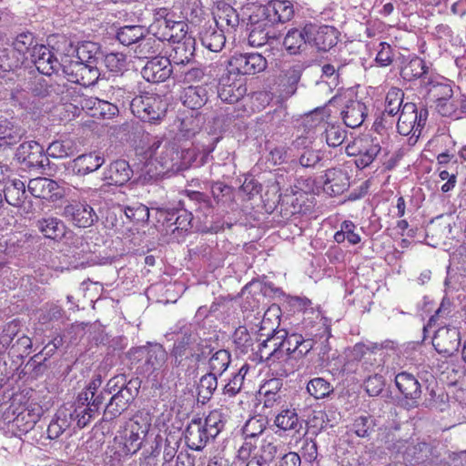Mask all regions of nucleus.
I'll list each match as a JSON object with an SVG mask.
<instances>
[{"mask_svg":"<svg viewBox=\"0 0 466 466\" xmlns=\"http://www.w3.org/2000/svg\"><path fill=\"white\" fill-rule=\"evenodd\" d=\"M175 333L177 338L170 352L172 365L183 370L195 369L210 352L208 342L200 338L191 324L183 325Z\"/></svg>","mask_w":466,"mask_h":466,"instance_id":"f257e3e1","label":"nucleus"},{"mask_svg":"<svg viewBox=\"0 0 466 466\" xmlns=\"http://www.w3.org/2000/svg\"><path fill=\"white\" fill-rule=\"evenodd\" d=\"M173 73L170 60L165 56H155L141 70L143 78L150 83H160L168 79Z\"/></svg>","mask_w":466,"mask_h":466,"instance_id":"4be33fe9","label":"nucleus"},{"mask_svg":"<svg viewBox=\"0 0 466 466\" xmlns=\"http://www.w3.org/2000/svg\"><path fill=\"white\" fill-rule=\"evenodd\" d=\"M268 421L263 417H252L244 425L242 431L245 436V441L256 442L265 438L264 432L267 429Z\"/></svg>","mask_w":466,"mask_h":466,"instance_id":"37998d69","label":"nucleus"},{"mask_svg":"<svg viewBox=\"0 0 466 466\" xmlns=\"http://www.w3.org/2000/svg\"><path fill=\"white\" fill-rule=\"evenodd\" d=\"M381 151H385V155L389 154L385 148L380 146L376 137H369L356 138L345 148L348 156L356 157L355 164L359 168H364L370 165Z\"/></svg>","mask_w":466,"mask_h":466,"instance_id":"6e6552de","label":"nucleus"},{"mask_svg":"<svg viewBox=\"0 0 466 466\" xmlns=\"http://www.w3.org/2000/svg\"><path fill=\"white\" fill-rule=\"evenodd\" d=\"M212 437L208 435V431L202 425L201 419L192 420L185 431V440L187 445L191 450H202Z\"/></svg>","mask_w":466,"mask_h":466,"instance_id":"393cba45","label":"nucleus"},{"mask_svg":"<svg viewBox=\"0 0 466 466\" xmlns=\"http://www.w3.org/2000/svg\"><path fill=\"white\" fill-rule=\"evenodd\" d=\"M218 375L209 371L201 377L198 385V393L202 395L204 399H209L218 388Z\"/></svg>","mask_w":466,"mask_h":466,"instance_id":"bf43d9fd","label":"nucleus"},{"mask_svg":"<svg viewBox=\"0 0 466 466\" xmlns=\"http://www.w3.org/2000/svg\"><path fill=\"white\" fill-rule=\"evenodd\" d=\"M248 370V366L245 364L238 371L233 372L223 388V393L229 397L237 395L242 389L244 379Z\"/></svg>","mask_w":466,"mask_h":466,"instance_id":"3c124183","label":"nucleus"},{"mask_svg":"<svg viewBox=\"0 0 466 466\" xmlns=\"http://www.w3.org/2000/svg\"><path fill=\"white\" fill-rule=\"evenodd\" d=\"M271 22L286 23L294 16V5L289 0H273L268 8Z\"/></svg>","mask_w":466,"mask_h":466,"instance_id":"f704fd0d","label":"nucleus"},{"mask_svg":"<svg viewBox=\"0 0 466 466\" xmlns=\"http://www.w3.org/2000/svg\"><path fill=\"white\" fill-rule=\"evenodd\" d=\"M174 20L172 19H156L155 22L149 26V31L154 34L162 43L168 41L169 38L166 35L170 34L171 25Z\"/></svg>","mask_w":466,"mask_h":466,"instance_id":"69168bd1","label":"nucleus"},{"mask_svg":"<svg viewBox=\"0 0 466 466\" xmlns=\"http://www.w3.org/2000/svg\"><path fill=\"white\" fill-rule=\"evenodd\" d=\"M105 162V158L96 153L84 154L74 159L76 173L84 176L97 170Z\"/></svg>","mask_w":466,"mask_h":466,"instance_id":"4c0bfd02","label":"nucleus"},{"mask_svg":"<svg viewBox=\"0 0 466 466\" xmlns=\"http://www.w3.org/2000/svg\"><path fill=\"white\" fill-rule=\"evenodd\" d=\"M213 23L225 29V27L234 29L238 25L239 18L237 11L228 5H223L218 7V10L213 13Z\"/></svg>","mask_w":466,"mask_h":466,"instance_id":"c03bdc74","label":"nucleus"},{"mask_svg":"<svg viewBox=\"0 0 466 466\" xmlns=\"http://www.w3.org/2000/svg\"><path fill=\"white\" fill-rule=\"evenodd\" d=\"M140 384L138 378L131 379L128 380V385L113 394L104 411L106 420H112L127 410L128 404L137 395Z\"/></svg>","mask_w":466,"mask_h":466,"instance_id":"9b49d317","label":"nucleus"},{"mask_svg":"<svg viewBox=\"0 0 466 466\" xmlns=\"http://www.w3.org/2000/svg\"><path fill=\"white\" fill-rule=\"evenodd\" d=\"M341 116L347 127H359L367 116L366 106L359 100H350L341 111Z\"/></svg>","mask_w":466,"mask_h":466,"instance_id":"c756f323","label":"nucleus"},{"mask_svg":"<svg viewBox=\"0 0 466 466\" xmlns=\"http://www.w3.org/2000/svg\"><path fill=\"white\" fill-rule=\"evenodd\" d=\"M275 425L279 429L295 435L302 430L303 421L299 419L295 410L286 409L276 416Z\"/></svg>","mask_w":466,"mask_h":466,"instance_id":"e433bc0d","label":"nucleus"},{"mask_svg":"<svg viewBox=\"0 0 466 466\" xmlns=\"http://www.w3.org/2000/svg\"><path fill=\"white\" fill-rule=\"evenodd\" d=\"M308 44L304 27L302 30L292 28L288 31L283 45L290 54H296L302 46Z\"/></svg>","mask_w":466,"mask_h":466,"instance_id":"603ef678","label":"nucleus"},{"mask_svg":"<svg viewBox=\"0 0 466 466\" xmlns=\"http://www.w3.org/2000/svg\"><path fill=\"white\" fill-rule=\"evenodd\" d=\"M435 350L447 357L454 355L461 345V333L457 328H440L432 339Z\"/></svg>","mask_w":466,"mask_h":466,"instance_id":"f3484780","label":"nucleus"},{"mask_svg":"<svg viewBox=\"0 0 466 466\" xmlns=\"http://www.w3.org/2000/svg\"><path fill=\"white\" fill-rule=\"evenodd\" d=\"M25 135V128L15 119H0V146H13Z\"/></svg>","mask_w":466,"mask_h":466,"instance_id":"cd10ccee","label":"nucleus"},{"mask_svg":"<svg viewBox=\"0 0 466 466\" xmlns=\"http://www.w3.org/2000/svg\"><path fill=\"white\" fill-rule=\"evenodd\" d=\"M195 44V38H187L183 42L175 43L167 57L170 64L173 63L180 69L190 64L194 57Z\"/></svg>","mask_w":466,"mask_h":466,"instance_id":"bb28decb","label":"nucleus"},{"mask_svg":"<svg viewBox=\"0 0 466 466\" xmlns=\"http://www.w3.org/2000/svg\"><path fill=\"white\" fill-rule=\"evenodd\" d=\"M431 237L433 243L431 246L439 245L440 243H445L446 239H451L454 238L452 234V225L450 218H438L435 221L427 228V237Z\"/></svg>","mask_w":466,"mask_h":466,"instance_id":"c85d7f7f","label":"nucleus"},{"mask_svg":"<svg viewBox=\"0 0 466 466\" xmlns=\"http://www.w3.org/2000/svg\"><path fill=\"white\" fill-rule=\"evenodd\" d=\"M232 70L241 75H255L267 67V60L258 53L235 54L229 60Z\"/></svg>","mask_w":466,"mask_h":466,"instance_id":"ddd939ff","label":"nucleus"},{"mask_svg":"<svg viewBox=\"0 0 466 466\" xmlns=\"http://www.w3.org/2000/svg\"><path fill=\"white\" fill-rule=\"evenodd\" d=\"M349 186L348 174L341 169H329L323 176V189L329 195H340L348 189Z\"/></svg>","mask_w":466,"mask_h":466,"instance_id":"a878e982","label":"nucleus"},{"mask_svg":"<svg viewBox=\"0 0 466 466\" xmlns=\"http://www.w3.org/2000/svg\"><path fill=\"white\" fill-rule=\"evenodd\" d=\"M63 73L67 80L83 86H90L99 78V70L96 65L82 63L80 61H63Z\"/></svg>","mask_w":466,"mask_h":466,"instance_id":"9d476101","label":"nucleus"},{"mask_svg":"<svg viewBox=\"0 0 466 466\" xmlns=\"http://www.w3.org/2000/svg\"><path fill=\"white\" fill-rule=\"evenodd\" d=\"M303 70V66L297 64L283 72L281 86L284 96L289 97L296 93Z\"/></svg>","mask_w":466,"mask_h":466,"instance_id":"a19ab883","label":"nucleus"},{"mask_svg":"<svg viewBox=\"0 0 466 466\" xmlns=\"http://www.w3.org/2000/svg\"><path fill=\"white\" fill-rule=\"evenodd\" d=\"M395 384L407 399L416 400L421 395L420 384L410 373L403 371L395 377Z\"/></svg>","mask_w":466,"mask_h":466,"instance_id":"473e14b6","label":"nucleus"},{"mask_svg":"<svg viewBox=\"0 0 466 466\" xmlns=\"http://www.w3.org/2000/svg\"><path fill=\"white\" fill-rule=\"evenodd\" d=\"M423 96L434 106L441 101L452 98L453 89L451 81L441 76H430L422 85Z\"/></svg>","mask_w":466,"mask_h":466,"instance_id":"2eb2a0df","label":"nucleus"},{"mask_svg":"<svg viewBox=\"0 0 466 466\" xmlns=\"http://www.w3.org/2000/svg\"><path fill=\"white\" fill-rule=\"evenodd\" d=\"M163 43L154 35H146L138 41L135 48V54L137 58L154 57L159 54L162 49Z\"/></svg>","mask_w":466,"mask_h":466,"instance_id":"58836bf2","label":"nucleus"},{"mask_svg":"<svg viewBox=\"0 0 466 466\" xmlns=\"http://www.w3.org/2000/svg\"><path fill=\"white\" fill-rule=\"evenodd\" d=\"M30 60L43 75L51 76L60 68L63 69V61L59 62L55 54L44 45L33 47Z\"/></svg>","mask_w":466,"mask_h":466,"instance_id":"412c9836","label":"nucleus"},{"mask_svg":"<svg viewBox=\"0 0 466 466\" xmlns=\"http://www.w3.org/2000/svg\"><path fill=\"white\" fill-rule=\"evenodd\" d=\"M308 392L315 399H322L333 391L332 386L323 378H314L307 385Z\"/></svg>","mask_w":466,"mask_h":466,"instance_id":"864d4df0","label":"nucleus"},{"mask_svg":"<svg viewBox=\"0 0 466 466\" xmlns=\"http://www.w3.org/2000/svg\"><path fill=\"white\" fill-rule=\"evenodd\" d=\"M76 61L82 63L97 65V61L101 57V50L98 44L91 41H85L76 46Z\"/></svg>","mask_w":466,"mask_h":466,"instance_id":"79ce46f5","label":"nucleus"},{"mask_svg":"<svg viewBox=\"0 0 466 466\" xmlns=\"http://www.w3.org/2000/svg\"><path fill=\"white\" fill-rule=\"evenodd\" d=\"M133 175L127 161L124 159H117L110 163L105 169L103 174V180L108 185L123 186L128 182Z\"/></svg>","mask_w":466,"mask_h":466,"instance_id":"b1692460","label":"nucleus"},{"mask_svg":"<svg viewBox=\"0 0 466 466\" xmlns=\"http://www.w3.org/2000/svg\"><path fill=\"white\" fill-rule=\"evenodd\" d=\"M226 423V418L221 410H214L209 412L207 418L202 420V425L208 431V435L214 439L223 430Z\"/></svg>","mask_w":466,"mask_h":466,"instance_id":"de8ad7c7","label":"nucleus"},{"mask_svg":"<svg viewBox=\"0 0 466 466\" xmlns=\"http://www.w3.org/2000/svg\"><path fill=\"white\" fill-rule=\"evenodd\" d=\"M124 212L127 218L136 222L147 221L149 218L148 208L140 203L126 207Z\"/></svg>","mask_w":466,"mask_h":466,"instance_id":"e2e57ef3","label":"nucleus"},{"mask_svg":"<svg viewBox=\"0 0 466 466\" xmlns=\"http://www.w3.org/2000/svg\"><path fill=\"white\" fill-rule=\"evenodd\" d=\"M231 363V354L227 350H218L208 360L209 372L221 376Z\"/></svg>","mask_w":466,"mask_h":466,"instance_id":"a18cd8bd","label":"nucleus"},{"mask_svg":"<svg viewBox=\"0 0 466 466\" xmlns=\"http://www.w3.org/2000/svg\"><path fill=\"white\" fill-rule=\"evenodd\" d=\"M62 216L74 226L83 228L91 227L98 219L94 208L81 202H73L65 206Z\"/></svg>","mask_w":466,"mask_h":466,"instance_id":"f8f14e48","label":"nucleus"},{"mask_svg":"<svg viewBox=\"0 0 466 466\" xmlns=\"http://www.w3.org/2000/svg\"><path fill=\"white\" fill-rule=\"evenodd\" d=\"M128 357L132 363H142L141 367L145 372L153 373L164 367L167 360V353L162 345L147 343L131 349Z\"/></svg>","mask_w":466,"mask_h":466,"instance_id":"39448f33","label":"nucleus"},{"mask_svg":"<svg viewBox=\"0 0 466 466\" xmlns=\"http://www.w3.org/2000/svg\"><path fill=\"white\" fill-rule=\"evenodd\" d=\"M147 153L150 159L161 167L157 175L166 171L177 170L180 167L181 156L177 145L173 142L156 139L148 147Z\"/></svg>","mask_w":466,"mask_h":466,"instance_id":"0eeeda50","label":"nucleus"},{"mask_svg":"<svg viewBox=\"0 0 466 466\" xmlns=\"http://www.w3.org/2000/svg\"><path fill=\"white\" fill-rule=\"evenodd\" d=\"M14 424L22 432L32 430L39 419V413L29 407H22L13 410Z\"/></svg>","mask_w":466,"mask_h":466,"instance_id":"ea45409f","label":"nucleus"},{"mask_svg":"<svg viewBox=\"0 0 466 466\" xmlns=\"http://www.w3.org/2000/svg\"><path fill=\"white\" fill-rule=\"evenodd\" d=\"M146 32L141 25H125L118 30L116 38L122 45L130 46L137 44Z\"/></svg>","mask_w":466,"mask_h":466,"instance_id":"09e8293b","label":"nucleus"},{"mask_svg":"<svg viewBox=\"0 0 466 466\" xmlns=\"http://www.w3.org/2000/svg\"><path fill=\"white\" fill-rule=\"evenodd\" d=\"M188 25L184 21H173L171 25L170 34L166 35L168 37V42L173 44L183 42L187 38H193L187 35Z\"/></svg>","mask_w":466,"mask_h":466,"instance_id":"0e129e2a","label":"nucleus"},{"mask_svg":"<svg viewBox=\"0 0 466 466\" xmlns=\"http://www.w3.org/2000/svg\"><path fill=\"white\" fill-rule=\"evenodd\" d=\"M35 228L46 238L54 240L63 238L66 229L65 223L60 218L53 216L36 220Z\"/></svg>","mask_w":466,"mask_h":466,"instance_id":"7c9ffc66","label":"nucleus"},{"mask_svg":"<svg viewBox=\"0 0 466 466\" xmlns=\"http://www.w3.org/2000/svg\"><path fill=\"white\" fill-rule=\"evenodd\" d=\"M400 76L407 81L421 78L422 85L430 77L428 76V66H426V62L418 56L413 57L402 66Z\"/></svg>","mask_w":466,"mask_h":466,"instance_id":"c9c22d12","label":"nucleus"},{"mask_svg":"<svg viewBox=\"0 0 466 466\" xmlns=\"http://www.w3.org/2000/svg\"><path fill=\"white\" fill-rule=\"evenodd\" d=\"M27 188L33 197L50 202H56L64 197V192L58 184L46 177L30 179Z\"/></svg>","mask_w":466,"mask_h":466,"instance_id":"aec40b11","label":"nucleus"},{"mask_svg":"<svg viewBox=\"0 0 466 466\" xmlns=\"http://www.w3.org/2000/svg\"><path fill=\"white\" fill-rule=\"evenodd\" d=\"M130 108L141 120L157 124L166 116L167 103L157 94L144 93L132 99Z\"/></svg>","mask_w":466,"mask_h":466,"instance_id":"7ed1b4c3","label":"nucleus"},{"mask_svg":"<svg viewBox=\"0 0 466 466\" xmlns=\"http://www.w3.org/2000/svg\"><path fill=\"white\" fill-rule=\"evenodd\" d=\"M180 99L187 107L197 110L208 102V96L206 86H189L184 88Z\"/></svg>","mask_w":466,"mask_h":466,"instance_id":"2f4dec72","label":"nucleus"},{"mask_svg":"<svg viewBox=\"0 0 466 466\" xmlns=\"http://www.w3.org/2000/svg\"><path fill=\"white\" fill-rule=\"evenodd\" d=\"M149 424L142 418H134L127 422L122 432L114 439V449L120 457L135 454L141 449L148 431Z\"/></svg>","mask_w":466,"mask_h":466,"instance_id":"f03ea898","label":"nucleus"},{"mask_svg":"<svg viewBox=\"0 0 466 466\" xmlns=\"http://www.w3.org/2000/svg\"><path fill=\"white\" fill-rule=\"evenodd\" d=\"M428 115L426 108L421 107L419 110L414 103H405L398 118V132L401 136H410V139L414 138L416 141L426 124Z\"/></svg>","mask_w":466,"mask_h":466,"instance_id":"20e7f679","label":"nucleus"},{"mask_svg":"<svg viewBox=\"0 0 466 466\" xmlns=\"http://www.w3.org/2000/svg\"><path fill=\"white\" fill-rule=\"evenodd\" d=\"M15 157L28 167L43 168L48 162L44 154V147L35 141L22 143L16 149Z\"/></svg>","mask_w":466,"mask_h":466,"instance_id":"6ab92c4d","label":"nucleus"},{"mask_svg":"<svg viewBox=\"0 0 466 466\" xmlns=\"http://www.w3.org/2000/svg\"><path fill=\"white\" fill-rule=\"evenodd\" d=\"M4 195L9 205L21 208L27 198L25 184L20 179H12L5 184Z\"/></svg>","mask_w":466,"mask_h":466,"instance_id":"72a5a7b5","label":"nucleus"},{"mask_svg":"<svg viewBox=\"0 0 466 466\" xmlns=\"http://www.w3.org/2000/svg\"><path fill=\"white\" fill-rule=\"evenodd\" d=\"M258 340L257 356L261 361L275 362L283 358L280 352L279 329H269V332H262Z\"/></svg>","mask_w":466,"mask_h":466,"instance_id":"dca6fc26","label":"nucleus"},{"mask_svg":"<svg viewBox=\"0 0 466 466\" xmlns=\"http://www.w3.org/2000/svg\"><path fill=\"white\" fill-rule=\"evenodd\" d=\"M404 93L397 87L390 88L385 98V109L380 118H377L374 126L376 130L380 131L386 128L387 125H392L393 120L390 119L402 109Z\"/></svg>","mask_w":466,"mask_h":466,"instance_id":"a211bd4d","label":"nucleus"},{"mask_svg":"<svg viewBox=\"0 0 466 466\" xmlns=\"http://www.w3.org/2000/svg\"><path fill=\"white\" fill-rule=\"evenodd\" d=\"M375 426L374 420L370 415H360L357 417L352 425L351 430L360 438L369 437Z\"/></svg>","mask_w":466,"mask_h":466,"instance_id":"6e6d98bb","label":"nucleus"},{"mask_svg":"<svg viewBox=\"0 0 466 466\" xmlns=\"http://www.w3.org/2000/svg\"><path fill=\"white\" fill-rule=\"evenodd\" d=\"M457 106V96L452 95V98L436 104L435 109L442 116L458 119Z\"/></svg>","mask_w":466,"mask_h":466,"instance_id":"338daca9","label":"nucleus"},{"mask_svg":"<svg viewBox=\"0 0 466 466\" xmlns=\"http://www.w3.org/2000/svg\"><path fill=\"white\" fill-rule=\"evenodd\" d=\"M198 36L202 46L211 52H219L226 43L224 29L210 21L201 25Z\"/></svg>","mask_w":466,"mask_h":466,"instance_id":"5701e85b","label":"nucleus"},{"mask_svg":"<svg viewBox=\"0 0 466 466\" xmlns=\"http://www.w3.org/2000/svg\"><path fill=\"white\" fill-rule=\"evenodd\" d=\"M75 142L70 138L53 141L46 149V153L53 158H65L74 155Z\"/></svg>","mask_w":466,"mask_h":466,"instance_id":"49530a36","label":"nucleus"},{"mask_svg":"<svg viewBox=\"0 0 466 466\" xmlns=\"http://www.w3.org/2000/svg\"><path fill=\"white\" fill-rule=\"evenodd\" d=\"M279 452V445L271 434L266 435L256 442L248 441L238 449V456L245 461L249 457L262 464L269 466Z\"/></svg>","mask_w":466,"mask_h":466,"instance_id":"423d86ee","label":"nucleus"},{"mask_svg":"<svg viewBox=\"0 0 466 466\" xmlns=\"http://www.w3.org/2000/svg\"><path fill=\"white\" fill-rule=\"evenodd\" d=\"M35 96L47 98L53 103L66 104L70 100V90L65 83L39 79L33 87Z\"/></svg>","mask_w":466,"mask_h":466,"instance_id":"4468645a","label":"nucleus"},{"mask_svg":"<svg viewBox=\"0 0 466 466\" xmlns=\"http://www.w3.org/2000/svg\"><path fill=\"white\" fill-rule=\"evenodd\" d=\"M97 413L88 404L86 407L79 406L73 411H69L70 419L76 421L78 428H85Z\"/></svg>","mask_w":466,"mask_h":466,"instance_id":"4d7b16f0","label":"nucleus"},{"mask_svg":"<svg viewBox=\"0 0 466 466\" xmlns=\"http://www.w3.org/2000/svg\"><path fill=\"white\" fill-rule=\"evenodd\" d=\"M298 339H299V334L293 333L289 336L285 329H279L280 352L283 358L297 353Z\"/></svg>","mask_w":466,"mask_h":466,"instance_id":"13d9d810","label":"nucleus"},{"mask_svg":"<svg viewBox=\"0 0 466 466\" xmlns=\"http://www.w3.org/2000/svg\"><path fill=\"white\" fill-rule=\"evenodd\" d=\"M38 46L35 36L30 32H23L19 34L13 42V46L24 59H29L33 51V47Z\"/></svg>","mask_w":466,"mask_h":466,"instance_id":"8fccbe9b","label":"nucleus"},{"mask_svg":"<svg viewBox=\"0 0 466 466\" xmlns=\"http://www.w3.org/2000/svg\"><path fill=\"white\" fill-rule=\"evenodd\" d=\"M104 63L106 68L112 72H120L127 67V56L123 53H109L105 56Z\"/></svg>","mask_w":466,"mask_h":466,"instance_id":"052dcab7","label":"nucleus"},{"mask_svg":"<svg viewBox=\"0 0 466 466\" xmlns=\"http://www.w3.org/2000/svg\"><path fill=\"white\" fill-rule=\"evenodd\" d=\"M175 76L187 84L200 82L205 76V68L202 66H191L187 69L176 68Z\"/></svg>","mask_w":466,"mask_h":466,"instance_id":"5fc2aeb1","label":"nucleus"},{"mask_svg":"<svg viewBox=\"0 0 466 466\" xmlns=\"http://www.w3.org/2000/svg\"><path fill=\"white\" fill-rule=\"evenodd\" d=\"M347 137V133L339 126H329L325 129V139L329 147H336L340 146Z\"/></svg>","mask_w":466,"mask_h":466,"instance_id":"680f3d73","label":"nucleus"},{"mask_svg":"<svg viewBox=\"0 0 466 466\" xmlns=\"http://www.w3.org/2000/svg\"><path fill=\"white\" fill-rule=\"evenodd\" d=\"M304 34L309 46L323 52L334 47L339 40V31L334 26L327 25L306 24Z\"/></svg>","mask_w":466,"mask_h":466,"instance_id":"1a4fd4ad","label":"nucleus"},{"mask_svg":"<svg viewBox=\"0 0 466 466\" xmlns=\"http://www.w3.org/2000/svg\"><path fill=\"white\" fill-rule=\"evenodd\" d=\"M201 121L198 117L187 116L180 122L179 130L184 137H190L200 130Z\"/></svg>","mask_w":466,"mask_h":466,"instance_id":"774afa93","label":"nucleus"}]
</instances>
